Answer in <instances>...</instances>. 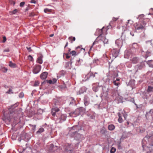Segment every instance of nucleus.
Segmentation results:
<instances>
[{"instance_id": "nucleus-1", "label": "nucleus", "mask_w": 153, "mask_h": 153, "mask_svg": "<svg viewBox=\"0 0 153 153\" xmlns=\"http://www.w3.org/2000/svg\"><path fill=\"white\" fill-rule=\"evenodd\" d=\"M104 27L101 29H97V30L96 33H95V35H96L97 33L100 34L93 43L90 49L89 50L90 51H91L93 46L95 45L99 44L100 45H98V46L99 47V48H100V45L102 44H105L108 43V40L106 38L105 36H103L102 34V30Z\"/></svg>"}, {"instance_id": "nucleus-2", "label": "nucleus", "mask_w": 153, "mask_h": 153, "mask_svg": "<svg viewBox=\"0 0 153 153\" xmlns=\"http://www.w3.org/2000/svg\"><path fill=\"white\" fill-rule=\"evenodd\" d=\"M59 111V109L57 107L53 108L52 109L51 114L53 116L56 115L57 117V119L60 120V121H65L66 120L67 115L65 114H62L61 115L58 114L57 113Z\"/></svg>"}, {"instance_id": "nucleus-3", "label": "nucleus", "mask_w": 153, "mask_h": 153, "mask_svg": "<svg viewBox=\"0 0 153 153\" xmlns=\"http://www.w3.org/2000/svg\"><path fill=\"white\" fill-rule=\"evenodd\" d=\"M146 22L143 21L142 22L136 23L134 24L135 31L137 32H141L144 31L146 29Z\"/></svg>"}, {"instance_id": "nucleus-4", "label": "nucleus", "mask_w": 153, "mask_h": 153, "mask_svg": "<svg viewBox=\"0 0 153 153\" xmlns=\"http://www.w3.org/2000/svg\"><path fill=\"white\" fill-rule=\"evenodd\" d=\"M142 143L143 147L144 146L148 147L147 145L153 146V137L152 136L145 137L142 140Z\"/></svg>"}, {"instance_id": "nucleus-5", "label": "nucleus", "mask_w": 153, "mask_h": 153, "mask_svg": "<svg viewBox=\"0 0 153 153\" xmlns=\"http://www.w3.org/2000/svg\"><path fill=\"white\" fill-rule=\"evenodd\" d=\"M16 107L14 105L11 106L10 108H9V111H10V113H8V114H7V113L6 111L3 112L4 117L2 118V119L4 121H6V120L9 121H10L11 119L10 115L12 114V112H11V109L13 110Z\"/></svg>"}, {"instance_id": "nucleus-6", "label": "nucleus", "mask_w": 153, "mask_h": 153, "mask_svg": "<svg viewBox=\"0 0 153 153\" xmlns=\"http://www.w3.org/2000/svg\"><path fill=\"white\" fill-rule=\"evenodd\" d=\"M80 113V111L79 109L77 108L74 112L69 113V115L70 117H74L78 116Z\"/></svg>"}, {"instance_id": "nucleus-7", "label": "nucleus", "mask_w": 153, "mask_h": 153, "mask_svg": "<svg viewBox=\"0 0 153 153\" xmlns=\"http://www.w3.org/2000/svg\"><path fill=\"white\" fill-rule=\"evenodd\" d=\"M41 69V65H35L33 68V72L34 74H37L39 72Z\"/></svg>"}, {"instance_id": "nucleus-8", "label": "nucleus", "mask_w": 153, "mask_h": 153, "mask_svg": "<svg viewBox=\"0 0 153 153\" xmlns=\"http://www.w3.org/2000/svg\"><path fill=\"white\" fill-rule=\"evenodd\" d=\"M115 43L117 47L120 48L123 45V40L121 39H118L115 41Z\"/></svg>"}, {"instance_id": "nucleus-9", "label": "nucleus", "mask_w": 153, "mask_h": 153, "mask_svg": "<svg viewBox=\"0 0 153 153\" xmlns=\"http://www.w3.org/2000/svg\"><path fill=\"white\" fill-rule=\"evenodd\" d=\"M93 89L95 92H97L98 91V87H100L102 85H100L99 83H97L93 84Z\"/></svg>"}, {"instance_id": "nucleus-10", "label": "nucleus", "mask_w": 153, "mask_h": 153, "mask_svg": "<svg viewBox=\"0 0 153 153\" xmlns=\"http://www.w3.org/2000/svg\"><path fill=\"white\" fill-rule=\"evenodd\" d=\"M119 50H117L116 49H113L112 51V55L114 58H116L118 56L119 53Z\"/></svg>"}, {"instance_id": "nucleus-11", "label": "nucleus", "mask_w": 153, "mask_h": 153, "mask_svg": "<svg viewBox=\"0 0 153 153\" xmlns=\"http://www.w3.org/2000/svg\"><path fill=\"white\" fill-rule=\"evenodd\" d=\"M95 77V74L91 72H90L85 76V78L86 79L85 81H86L87 80L89 79L90 78L92 77Z\"/></svg>"}, {"instance_id": "nucleus-12", "label": "nucleus", "mask_w": 153, "mask_h": 153, "mask_svg": "<svg viewBox=\"0 0 153 153\" xmlns=\"http://www.w3.org/2000/svg\"><path fill=\"white\" fill-rule=\"evenodd\" d=\"M65 151L68 153H72L73 151V147H71V145L67 146L65 148Z\"/></svg>"}, {"instance_id": "nucleus-13", "label": "nucleus", "mask_w": 153, "mask_h": 153, "mask_svg": "<svg viewBox=\"0 0 153 153\" xmlns=\"http://www.w3.org/2000/svg\"><path fill=\"white\" fill-rule=\"evenodd\" d=\"M43 56L41 54H40L37 59L36 62L40 64H42L43 62Z\"/></svg>"}, {"instance_id": "nucleus-14", "label": "nucleus", "mask_w": 153, "mask_h": 153, "mask_svg": "<svg viewBox=\"0 0 153 153\" xmlns=\"http://www.w3.org/2000/svg\"><path fill=\"white\" fill-rule=\"evenodd\" d=\"M113 83L114 85L118 86L120 84V79L119 78H116L115 79V78H114Z\"/></svg>"}, {"instance_id": "nucleus-15", "label": "nucleus", "mask_w": 153, "mask_h": 153, "mask_svg": "<svg viewBox=\"0 0 153 153\" xmlns=\"http://www.w3.org/2000/svg\"><path fill=\"white\" fill-rule=\"evenodd\" d=\"M48 74V73L47 72H44L42 73L40 75V78L42 79H45Z\"/></svg>"}, {"instance_id": "nucleus-16", "label": "nucleus", "mask_w": 153, "mask_h": 153, "mask_svg": "<svg viewBox=\"0 0 153 153\" xmlns=\"http://www.w3.org/2000/svg\"><path fill=\"white\" fill-rule=\"evenodd\" d=\"M144 66V64L143 63H141L139 64L136 65L135 66V68L137 69V71L138 70H140Z\"/></svg>"}, {"instance_id": "nucleus-17", "label": "nucleus", "mask_w": 153, "mask_h": 153, "mask_svg": "<svg viewBox=\"0 0 153 153\" xmlns=\"http://www.w3.org/2000/svg\"><path fill=\"white\" fill-rule=\"evenodd\" d=\"M84 104L85 105L87 106L89 103V100L88 98L87 97H85L84 99Z\"/></svg>"}, {"instance_id": "nucleus-18", "label": "nucleus", "mask_w": 153, "mask_h": 153, "mask_svg": "<svg viewBox=\"0 0 153 153\" xmlns=\"http://www.w3.org/2000/svg\"><path fill=\"white\" fill-rule=\"evenodd\" d=\"M117 115L119 117V118L118 119V121L119 123H122L123 121V119L122 117V116L120 112L117 113Z\"/></svg>"}, {"instance_id": "nucleus-19", "label": "nucleus", "mask_w": 153, "mask_h": 153, "mask_svg": "<svg viewBox=\"0 0 153 153\" xmlns=\"http://www.w3.org/2000/svg\"><path fill=\"white\" fill-rule=\"evenodd\" d=\"M138 47V46L137 43H134L132 44V49H135L136 50H137Z\"/></svg>"}, {"instance_id": "nucleus-20", "label": "nucleus", "mask_w": 153, "mask_h": 153, "mask_svg": "<svg viewBox=\"0 0 153 153\" xmlns=\"http://www.w3.org/2000/svg\"><path fill=\"white\" fill-rule=\"evenodd\" d=\"M131 62L133 63L136 64L138 62V59L137 57H134L131 60Z\"/></svg>"}, {"instance_id": "nucleus-21", "label": "nucleus", "mask_w": 153, "mask_h": 153, "mask_svg": "<svg viewBox=\"0 0 153 153\" xmlns=\"http://www.w3.org/2000/svg\"><path fill=\"white\" fill-rule=\"evenodd\" d=\"M130 56V53L128 51H126L125 52L124 57L125 58H128Z\"/></svg>"}, {"instance_id": "nucleus-22", "label": "nucleus", "mask_w": 153, "mask_h": 153, "mask_svg": "<svg viewBox=\"0 0 153 153\" xmlns=\"http://www.w3.org/2000/svg\"><path fill=\"white\" fill-rule=\"evenodd\" d=\"M147 63L150 67L153 68V60H149Z\"/></svg>"}, {"instance_id": "nucleus-23", "label": "nucleus", "mask_w": 153, "mask_h": 153, "mask_svg": "<svg viewBox=\"0 0 153 153\" xmlns=\"http://www.w3.org/2000/svg\"><path fill=\"white\" fill-rule=\"evenodd\" d=\"M55 148L53 144H51L49 148V150L50 152H52L54 151L53 149Z\"/></svg>"}, {"instance_id": "nucleus-24", "label": "nucleus", "mask_w": 153, "mask_h": 153, "mask_svg": "<svg viewBox=\"0 0 153 153\" xmlns=\"http://www.w3.org/2000/svg\"><path fill=\"white\" fill-rule=\"evenodd\" d=\"M83 62V60L82 59H79L77 61L76 64L77 65H80Z\"/></svg>"}, {"instance_id": "nucleus-25", "label": "nucleus", "mask_w": 153, "mask_h": 153, "mask_svg": "<svg viewBox=\"0 0 153 153\" xmlns=\"http://www.w3.org/2000/svg\"><path fill=\"white\" fill-rule=\"evenodd\" d=\"M44 131V129L43 128H41L39 129L36 132L37 134H39L43 132Z\"/></svg>"}, {"instance_id": "nucleus-26", "label": "nucleus", "mask_w": 153, "mask_h": 153, "mask_svg": "<svg viewBox=\"0 0 153 153\" xmlns=\"http://www.w3.org/2000/svg\"><path fill=\"white\" fill-rule=\"evenodd\" d=\"M66 73L65 71L63 70H62L60 71L59 73V74L60 75L59 77L61 76H64Z\"/></svg>"}, {"instance_id": "nucleus-27", "label": "nucleus", "mask_w": 153, "mask_h": 153, "mask_svg": "<svg viewBox=\"0 0 153 153\" xmlns=\"http://www.w3.org/2000/svg\"><path fill=\"white\" fill-rule=\"evenodd\" d=\"M147 91L148 92H150L153 91V87L150 86H148Z\"/></svg>"}, {"instance_id": "nucleus-28", "label": "nucleus", "mask_w": 153, "mask_h": 153, "mask_svg": "<svg viewBox=\"0 0 153 153\" xmlns=\"http://www.w3.org/2000/svg\"><path fill=\"white\" fill-rule=\"evenodd\" d=\"M151 53L149 51H147L146 52V53L145 54V55L144 56H143L146 59L147 58L148 56H151Z\"/></svg>"}, {"instance_id": "nucleus-29", "label": "nucleus", "mask_w": 153, "mask_h": 153, "mask_svg": "<svg viewBox=\"0 0 153 153\" xmlns=\"http://www.w3.org/2000/svg\"><path fill=\"white\" fill-rule=\"evenodd\" d=\"M9 65L11 67L15 68L16 65L15 64L13 63L11 61H10L9 64Z\"/></svg>"}, {"instance_id": "nucleus-30", "label": "nucleus", "mask_w": 153, "mask_h": 153, "mask_svg": "<svg viewBox=\"0 0 153 153\" xmlns=\"http://www.w3.org/2000/svg\"><path fill=\"white\" fill-rule=\"evenodd\" d=\"M115 128L114 126L113 125H110L108 126V129L109 130L112 131Z\"/></svg>"}, {"instance_id": "nucleus-31", "label": "nucleus", "mask_w": 153, "mask_h": 153, "mask_svg": "<svg viewBox=\"0 0 153 153\" xmlns=\"http://www.w3.org/2000/svg\"><path fill=\"white\" fill-rule=\"evenodd\" d=\"M86 89L84 87H83L81 88L79 90V94H82L83 93L84 91H85Z\"/></svg>"}, {"instance_id": "nucleus-32", "label": "nucleus", "mask_w": 153, "mask_h": 153, "mask_svg": "<svg viewBox=\"0 0 153 153\" xmlns=\"http://www.w3.org/2000/svg\"><path fill=\"white\" fill-rule=\"evenodd\" d=\"M51 9H49L48 8H46L44 9V12L46 13H49L51 12Z\"/></svg>"}, {"instance_id": "nucleus-33", "label": "nucleus", "mask_w": 153, "mask_h": 153, "mask_svg": "<svg viewBox=\"0 0 153 153\" xmlns=\"http://www.w3.org/2000/svg\"><path fill=\"white\" fill-rule=\"evenodd\" d=\"M102 91L104 93L105 92L106 94H107L108 92L107 91V89L105 86H102Z\"/></svg>"}, {"instance_id": "nucleus-34", "label": "nucleus", "mask_w": 153, "mask_h": 153, "mask_svg": "<svg viewBox=\"0 0 153 153\" xmlns=\"http://www.w3.org/2000/svg\"><path fill=\"white\" fill-rule=\"evenodd\" d=\"M1 70L3 72L6 73L7 71V69L4 67H2L1 68Z\"/></svg>"}, {"instance_id": "nucleus-35", "label": "nucleus", "mask_w": 153, "mask_h": 153, "mask_svg": "<svg viewBox=\"0 0 153 153\" xmlns=\"http://www.w3.org/2000/svg\"><path fill=\"white\" fill-rule=\"evenodd\" d=\"M68 39L71 41V42L72 43V41H74L75 40V37H72V36H70L68 38Z\"/></svg>"}, {"instance_id": "nucleus-36", "label": "nucleus", "mask_w": 153, "mask_h": 153, "mask_svg": "<svg viewBox=\"0 0 153 153\" xmlns=\"http://www.w3.org/2000/svg\"><path fill=\"white\" fill-rule=\"evenodd\" d=\"M116 151V149L114 147H112L110 151L111 153H114Z\"/></svg>"}, {"instance_id": "nucleus-37", "label": "nucleus", "mask_w": 153, "mask_h": 153, "mask_svg": "<svg viewBox=\"0 0 153 153\" xmlns=\"http://www.w3.org/2000/svg\"><path fill=\"white\" fill-rule=\"evenodd\" d=\"M118 19V18H113L112 19V20L111 21L109 24H111V23H112L113 21H116Z\"/></svg>"}, {"instance_id": "nucleus-38", "label": "nucleus", "mask_w": 153, "mask_h": 153, "mask_svg": "<svg viewBox=\"0 0 153 153\" xmlns=\"http://www.w3.org/2000/svg\"><path fill=\"white\" fill-rule=\"evenodd\" d=\"M28 59L29 60L31 61H33V57L30 55L28 56Z\"/></svg>"}, {"instance_id": "nucleus-39", "label": "nucleus", "mask_w": 153, "mask_h": 153, "mask_svg": "<svg viewBox=\"0 0 153 153\" xmlns=\"http://www.w3.org/2000/svg\"><path fill=\"white\" fill-rule=\"evenodd\" d=\"M144 17V15L143 14L140 15L139 16L137 17V19H140L142 18H143Z\"/></svg>"}, {"instance_id": "nucleus-40", "label": "nucleus", "mask_w": 153, "mask_h": 153, "mask_svg": "<svg viewBox=\"0 0 153 153\" xmlns=\"http://www.w3.org/2000/svg\"><path fill=\"white\" fill-rule=\"evenodd\" d=\"M19 98H22L24 97V94L23 92L20 93L19 94Z\"/></svg>"}, {"instance_id": "nucleus-41", "label": "nucleus", "mask_w": 153, "mask_h": 153, "mask_svg": "<svg viewBox=\"0 0 153 153\" xmlns=\"http://www.w3.org/2000/svg\"><path fill=\"white\" fill-rule=\"evenodd\" d=\"M39 82L37 81H35L34 84V86H38L39 85Z\"/></svg>"}, {"instance_id": "nucleus-42", "label": "nucleus", "mask_w": 153, "mask_h": 153, "mask_svg": "<svg viewBox=\"0 0 153 153\" xmlns=\"http://www.w3.org/2000/svg\"><path fill=\"white\" fill-rule=\"evenodd\" d=\"M18 11L17 9H15L11 12V13L12 14H15Z\"/></svg>"}, {"instance_id": "nucleus-43", "label": "nucleus", "mask_w": 153, "mask_h": 153, "mask_svg": "<svg viewBox=\"0 0 153 153\" xmlns=\"http://www.w3.org/2000/svg\"><path fill=\"white\" fill-rule=\"evenodd\" d=\"M6 93L8 94H12L13 92H12V90L11 89H10L9 90L6 92Z\"/></svg>"}, {"instance_id": "nucleus-44", "label": "nucleus", "mask_w": 153, "mask_h": 153, "mask_svg": "<svg viewBox=\"0 0 153 153\" xmlns=\"http://www.w3.org/2000/svg\"><path fill=\"white\" fill-rule=\"evenodd\" d=\"M71 99L72 100V101L70 102V104H73L75 102L74 99V98L71 97Z\"/></svg>"}, {"instance_id": "nucleus-45", "label": "nucleus", "mask_w": 153, "mask_h": 153, "mask_svg": "<svg viewBox=\"0 0 153 153\" xmlns=\"http://www.w3.org/2000/svg\"><path fill=\"white\" fill-rule=\"evenodd\" d=\"M71 53L72 56H74L76 55V52L74 51H72Z\"/></svg>"}, {"instance_id": "nucleus-46", "label": "nucleus", "mask_w": 153, "mask_h": 153, "mask_svg": "<svg viewBox=\"0 0 153 153\" xmlns=\"http://www.w3.org/2000/svg\"><path fill=\"white\" fill-rule=\"evenodd\" d=\"M25 4L24 2H22L20 4V6L21 7H23L24 6Z\"/></svg>"}, {"instance_id": "nucleus-47", "label": "nucleus", "mask_w": 153, "mask_h": 153, "mask_svg": "<svg viewBox=\"0 0 153 153\" xmlns=\"http://www.w3.org/2000/svg\"><path fill=\"white\" fill-rule=\"evenodd\" d=\"M123 116L124 118L126 119L127 117V114L126 113H125L123 114Z\"/></svg>"}, {"instance_id": "nucleus-48", "label": "nucleus", "mask_w": 153, "mask_h": 153, "mask_svg": "<svg viewBox=\"0 0 153 153\" xmlns=\"http://www.w3.org/2000/svg\"><path fill=\"white\" fill-rule=\"evenodd\" d=\"M52 80V81L53 84L55 83L57 81V79L55 78L53 79Z\"/></svg>"}, {"instance_id": "nucleus-49", "label": "nucleus", "mask_w": 153, "mask_h": 153, "mask_svg": "<svg viewBox=\"0 0 153 153\" xmlns=\"http://www.w3.org/2000/svg\"><path fill=\"white\" fill-rule=\"evenodd\" d=\"M48 82L50 84H53L52 80H49L48 81Z\"/></svg>"}, {"instance_id": "nucleus-50", "label": "nucleus", "mask_w": 153, "mask_h": 153, "mask_svg": "<svg viewBox=\"0 0 153 153\" xmlns=\"http://www.w3.org/2000/svg\"><path fill=\"white\" fill-rule=\"evenodd\" d=\"M78 127L77 126H74L71 129L75 130V129H76Z\"/></svg>"}, {"instance_id": "nucleus-51", "label": "nucleus", "mask_w": 153, "mask_h": 153, "mask_svg": "<svg viewBox=\"0 0 153 153\" xmlns=\"http://www.w3.org/2000/svg\"><path fill=\"white\" fill-rule=\"evenodd\" d=\"M26 48L29 52H30L32 50L31 49V48L30 47H26Z\"/></svg>"}, {"instance_id": "nucleus-52", "label": "nucleus", "mask_w": 153, "mask_h": 153, "mask_svg": "<svg viewBox=\"0 0 153 153\" xmlns=\"http://www.w3.org/2000/svg\"><path fill=\"white\" fill-rule=\"evenodd\" d=\"M6 40V37L5 36L3 37V40L2 41L3 42H4Z\"/></svg>"}, {"instance_id": "nucleus-53", "label": "nucleus", "mask_w": 153, "mask_h": 153, "mask_svg": "<svg viewBox=\"0 0 153 153\" xmlns=\"http://www.w3.org/2000/svg\"><path fill=\"white\" fill-rule=\"evenodd\" d=\"M30 2L31 3H36V1L34 0H31Z\"/></svg>"}, {"instance_id": "nucleus-54", "label": "nucleus", "mask_w": 153, "mask_h": 153, "mask_svg": "<svg viewBox=\"0 0 153 153\" xmlns=\"http://www.w3.org/2000/svg\"><path fill=\"white\" fill-rule=\"evenodd\" d=\"M10 50L9 49H7L4 50L3 51L4 52H8Z\"/></svg>"}, {"instance_id": "nucleus-55", "label": "nucleus", "mask_w": 153, "mask_h": 153, "mask_svg": "<svg viewBox=\"0 0 153 153\" xmlns=\"http://www.w3.org/2000/svg\"><path fill=\"white\" fill-rule=\"evenodd\" d=\"M66 58L69 59V58H70V56H69L68 55V53H66Z\"/></svg>"}, {"instance_id": "nucleus-56", "label": "nucleus", "mask_w": 153, "mask_h": 153, "mask_svg": "<svg viewBox=\"0 0 153 153\" xmlns=\"http://www.w3.org/2000/svg\"><path fill=\"white\" fill-rule=\"evenodd\" d=\"M95 116L94 115H91L90 116V118L92 119H94V118H95Z\"/></svg>"}, {"instance_id": "nucleus-57", "label": "nucleus", "mask_w": 153, "mask_h": 153, "mask_svg": "<svg viewBox=\"0 0 153 153\" xmlns=\"http://www.w3.org/2000/svg\"><path fill=\"white\" fill-rule=\"evenodd\" d=\"M130 34H131V35L132 36H134V33H133V32H130Z\"/></svg>"}, {"instance_id": "nucleus-58", "label": "nucleus", "mask_w": 153, "mask_h": 153, "mask_svg": "<svg viewBox=\"0 0 153 153\" xmlns=\"http://www.w3.org/2000/svg\"><path fill=\"white\" fill-rule=\"evenodd\" d=\"M131 101L134 103V100L133 98L131 99Z\"/></svg>"}, {"instance_id": "nucleus-59", "label": "nucleus", "mask_w": 153, "mask_h": 153, "mask_svg": "<svg viewBox=\"0 0 153 153\" xmlns=\"http://www.w3.org/2000/svg\"><path fill=\"white\" fill-rule=\"evenodd\" d=\"M33 126V129L34 130V129H35V128H36V125H34V126Z\"/></svg>"}, {"instance_id": "nucleus-60", "label": "nucleus", "mask_w": 153, "mask_h": 153, "mask_svg": "<svg viewBox=\"0 0 153 153\" xmlns=\"http://www.w3.org/2000/svg\"><path fill=\"white\" fill-rule=\"evenodd\" d=\"M69 62L70 63V64H71L72 63V59H71V60Z\"/></svg>"}, {"instance_id": "nucleus-61", "label": "nucleus", "mask_w": 153, "mask_h": 153, "mask_svg": "<svg viewBox=\"0 0 153 153\" xmlns=\"http://www.w3.org/2000/svg\"><path fill=\"white\" fill-rule=\"evenodd\" d=\"M68 42H67L65 46V48L66 47L68 46Z\"/></svg>"}, {"instance_id": "nucleus-62", "label": "nucleus", "mask_w": 153, "mask_h": 153, "mask_svg": "<svg viewBox=\"0 0 153 153\" xmlns=\"http://www.w3.org/2000/svg\"><path fill=\"white\" fill-rule=\"evenodd\" d=\"M54 35L53 34H51L50 35V37H53V36Z\"/></svg>"}, {"instance_id": "nucleus-63", "label": "nucleus", "mask_w": 153, "mask_h": 153, "mask_svg": "<svg viewBox=\"0 0 153 153\" xmlns=\"http://www.w3.org/2000/svg\"><path fill=\"white\" fill-rule=\"evenodd\" d=\"M96 74H97V72H95L94 74H95V75Z\"/></svg>"}, {"instance_id": "nucleus-64", "label": "nucleus", "mask_w": 153, "mask_h": 153, "mask_svg": "<svg viewBox=\"0 0 153 153\" xmlns=\"http://www.w3.org/2000/svg\"><path fill=\"white\" fill-rule=\"evenodd\" d=\"M118 76V74H116V76L117 77Z\"/></svg>"}]
</instances>
